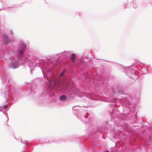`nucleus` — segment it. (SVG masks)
I'll return each instance as SVG.
<instances>
[{"mask_svg": "<svg viewBox=\"0 0 152 152\" xmlns=\"http://www.w3.org/2000/svg\"><path fill=\"white\" fill-rule=\"evenodd\" d=\"M26 47V45L24 44H23L22 48L19 50V53L21 57L23 55V53L25 51V49Z\"/></svg>", "mask_w": 152, "mask_h": 152, "instance_id": "nucleus-1", "label": "nucleus"}, {"mask_svg": "<svg viewBox=\"0 0 152 152\" xmlns=\"http://www.w3.org/2000/svg\"><path fill=\"white\" fill-rule=\"evenodd\" d=\"M4 42L6 44H7L10 42V40L6 36H4Z\"/></svg>", "mask_w": 152, "mask_h": 152, "instance_id": "nucleus-2", "label": "nucleus"}, {"mask_svg": "<svg viewBox=\"0 0 152 152\" xmlns=\"http://www.w3.org/2000/svg\"><path fill=\"white\" fill-rule=\"evenodd\" d=\"M66 99V96L65 95H62L60 97V99L61 101H64Z\"/></svg>", "mask_w": 152, "mask_h": 152, "instance_id": "nucleus-3", "label": "nucleus"}, {"mask_svg": "<svg viewBox=\"0 0 152 152\" xmlns=\"http://www.w3.org/2000/svg\"><path fill=\"white\" fill-rule=\"evenodd\" d=\"M75 54H73L71 56V60L72 62H74L75 61Z\"/></svg>", "mask_w": 152, "mask_h": 152, "instance_id": "nucleus-4", "label": "nucleus"}, {"mask_svg": "<svg viewBox=\"0 0 152 152\" xmlns=\"http://www.w3.org/2000/svg\"><path fill=\"white\" fill-rule=\"evenodd\" d=\"M55 82L53 80V81H51V83H50V85L51 86H53V85H55Z\"/></svg>", "mask_w": 152, "mask_h": 152, "instance_id": "nucleus-5", "label": "nucleus"}, {"mask_svg": "<svg viewBox=\"0 0 152 152\" xmlns=\"http://www.w3.org/2000/svg\"><path fill=\"white\" fill-rule=\"evenodd\" d=\"M65 72V70H64L61 73L60 75L61 76L63 75L64 74Z\"/></svg>", "mask_w": 152, "mask_h": 152, "instance_id": "nucleus-6", "label": "nucleus"}, {"mask_svg": "<svg viewBox=\"0 0 152 152\" xmlns=\"http://www.w3.org/2000/svg\"><path fill=\"white\" fill-rule=\"evenodd\" d=\"M13 66H12V68H13V69H15V68H17L15 66H14V64H13Z\"/></svg>", "mask_w": 152, "mask_h": 152, "instance_id": "nucleus-7", "label": "nucleus"}, {"mask_svg": "<svg viewBox=\"0 0 152 152\" xmlns=\"http://www.w3.org/2000/svg\"><path fill=\"white\" fill-rule=\"evenodd\" d=\"M7 107V105H6L4 106V107L5 108H6Z\"/></svg>", "mask_w": 152, "mask_h": 152, "instance_id": "nucleus-8", "label": "nucleus"}, {"mask_svg": "<svg viewBox=\"0 0 152 152\" xmlns=\"http://www.w3.org/2000/svg\"><path fill=\"white\" fill-rule=\"evenodd\" d=\"M107 152H109V151H107Z\"/></svg>", "mask_w": 152, "mask_h": 152, "instance_id": "nucleus-9", "label": "nucleus"}]
</instances>
